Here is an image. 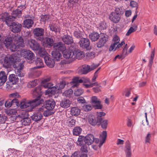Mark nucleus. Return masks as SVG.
I'll list each match as a JSON object with an SVG mask.
<instances>
[{
  "label": "nucleus",
  "instance_id": "nucleus-1",
  "mask_svg": "<svg viewBox=\"0 0 157 157\" xmlns=\"http://www.w3.org/2000/svg\"><path fill=\"white\" fill-rule=\"evenodd\" d=\"M33 97L35 98L32 101H26L24 100L20 103V106L21 109H25L30 106L33 109L35 107L43 103V99H40L42 95L41 86H38L33 90L32 92Z\"/></svg>",
  "mask_w": 157,
  "mask_h": 157
},
{
  "label": "nucleus",
  "instance_id": "nucleus-2",
  "mask_svg": "<svg viewBox=\"0 0 157 157\" xmlns=\"http://www.w3.org/2000/svg\"><path fill=\"white\" fill-rule=\"evenodd\" d=\"M54 48L56 50L63 51V56L66 59L72 58L74 55L73 52L65 51L66 47L64 44L61 42L55 44L54 45Z\"/></svg>",
  "mask_w": 157,
  "mask_h": 157
},
{
  "label": "nucleus",
  "instance_id": "nucleus-3",
  "mask_svg": "<svg viewBox=\"0 0 157 157\" xmlns=\"http://www.w3.org/2000/svg\"><path fill=\"white\" fill-rule=\"evenodd\" d=\"M13 44L11 48V50L12 52L17 51L21 47L25 46V44L22 37L18 35L15 36L13 37Z\"/></svg>",
  "mask_w": 157,
  "mask_h": 157
},
{
  "label": "nucleus",
  "instance_id": "nucleus-4",
  "mask_svg": "<svg viewBox=\"0 0 157 157\" xmlns=\"http://www.w3.org/2000/svg\"><path fill=\"white\" fill-rule=\"evenodd\" d=\"M25 62L22 59L12 60V65L15 69H17V71H15L16 74L19 76H23L21 74V71L23 69Z\"/></svg>",
  "mask_w": 157,
  "mask_h": 157
},
{
  "label": "nucleus",
  "instance_id": "nucleus-5",
  "mask_svg": "<svg viewBox=\"0 0 157 157\" xmlns=\"http://www.w3.org/2000/svg\"><path fill=\"white\" fill-rule=\"evenodd\" d=\"M35 37L38 40L42 41L43 39V35L44 33V29L40 28L34 29L33 31Z\"/></svg>",
  "mask_w": 157,
  "mask_h": 157
},
{
  "label": "nucleus",
  "instance_id": "nucleus-6",
  "mask_svg": "<svg viewBox=\"0 0 157 157\" xmlns=\"http://www.w3.org/2000/svg\"><path fill=\"white\" fill-rule=\"evenodd\" d=\"M8 25L11 27V31L13 33H18L21 30L22 25L17 22H13Z\"/></svg>",
  "mask_w": 157,
  "mask_h": 157
},
{
  "label": "nucleus",
  "instance_id": "nucleus-7",
  "mask_svg": "<svg viewBox=\"0 0 157 157\" xmlns=\"http://www.w3.org/2000/svg\"><path fill=\"white\" fill-rule=\"evenodd\" d=\"M21 56L25 59H34V54L30 50L26 49L22 50L21 53Z\"/></svg>",
  "mask_w": 157,
  "mask_h": 157
},
{
  "label": "nucleus",
  "instance_id": "nucleus-8",
  "mask_svg": "<svg viewBox=\"0 0 157 157\" xmlns=\"http://www.w3.org/2000/svg\"><path fill=\"white\" fill-rule=\"evenodd\" d=\"M80 46L83 48H86L87 50H90V41L89 39L85 38H82L79 42Z\"/></svg>",
  "mask_w": 157,
  "mask_h": 157
},
{
  "label": "nucleus",
  "instance_id": "nucleus-9",
  "mask_svg": "<svg viewBox=\"0 0 157 157\" xmlns=\"http://www.w3.org/2000/svg\"><path fill=\"white\" fill-rule=\"evenodd\" d=\"M100 117H95L94 115H89L88 120L89 123L92 126H94L97 124H100L101 121H100Z\"/></svg>",
  "mask_w": 157,
  "mask_h": 157
},
{
  "label": "nucleus",
  "instance_id": "nucleus-10",
  "mask_svg": "<svg viewBox=\"0 0 157 157\" xmlns=\"http://www.w3.org/2000/svg\"><path fill=\"white\" fill-rule=\"evenodd\" d=\"M27 42V44L33 50L37 51L39 49L40 45L35 40L30 39Z\"/></svg>",
  "mask_w": 157,
  "mask_h": 157
},
{
  "label": "nucleus",
  "instance_id": "nucleus-11",
  "mask_svg": "<svg viewBox=\"0 0 157 157\" xmlns=\"http://www.w3.org/2000/svg\"><path fill=\"white\" fill-rule=\"evenodd\" d=\"M13 17L10 16L7 13H2L0 15V19L3 21H5L7 25L10 23L11 21L13 20Z\"/></svg>",
  "mask_w": 157,
  "mask_h": 157
},
{
  "label": "nucleus",
  "instance_id": "nucleus-12",
  "mask_svg": "<svg viewBox=\"0 0 157 157\" xmlns=\"http://www.w3.org/2000/svg\"><path fill=\"white\" fill-rule=\"evenodd\" d=\"M36 67H34L30 69L28 74L29 77L30 78H35L40 76L41 72L40 71L37 70Z\"/></svg>",
  "mask_w": 157,
  "mask_h": 157
},
{
  "label": "nucleus",
  "instance_id": "nucleus-13",
  "mask_svg": "<svg viewBox=\"0 0 157 157\" xmlns=\"http://www.w3.org/2000/svg\"><path fill=\"white\" fill-rule=\"evenodd\" d=\"M108 40V36L106 35L102 34L101 35V37L98 42L97 43V47L100 48L103 47Z\"/></svg>",
  "mask_w": 157,
  "mask_h": 157
},
{
  "label": "nucleus",
  "instance_id": "nucleus-14",
  "mask_svg": "<svg viewBox=\"0 0 157 157\" xmlns=\"http://www.w3.org/2000/svg\"><path fill=\"white\" fill-rule=\"evenodd\" d=\"M108 40V36L106 35L102 34L101 35V37L98 42L97 43V47L100 48L103 47Z\"/></svg>",
  "mask_w": 157,
  "mask_h": 157
},
{
  "label": "nucleus",
  "instance_id": "nucleus-15",
  "mask_svg": "<svg viewBox=\"0 0 157 157\" xmlns=\"http://www.w3.org/2000/svg\"><path fill=\"white\" fill-rule=\"evenodd\" d=\"M90 71V66L88 65H83L78 70V73L80 75L86 74Z\"/></svg>",
  "mask_w": 157,
  "mask_h": 157
},
{
  "label": "nucleus",
  "instance_id": "nucleus-16",
  "mask_svg": "<svg viewBox=\"0 0 157 157\" xmlns=\"http://www.w3.org/2000/svg\"><path fill=\"white\" fill-rule=\"evenodd\" d=\"M109 18L113 22L115 23H117L120 20V14H117V13H116L112 12L110 14Z\"/></svg>",
  "mask_w": 157,
  "mask_h": 157
},
{
  "label": "nucleus",
  "instance_id": "nucleus-17",
  "mask_svg": "<svg viewBox=\"0 0 157 157\" xmlns=\"http://www.w3.org/2000/svg\"><path fill=\"white\" fill-rule=\"evenodd\" d=\"M91 101L92 104L95 105V109H101L102 106L100 104L101 102L96 96H93L91 98Z\"/></svg>",
  "mask_w": 157,
  "mask_h": 157
},
{
  "label": "nucleus",
  "instance_id": "nucleus-18",
  "mask_svg": "<svg viewBox=\"0 0 157 157\" xmlns=\"http://www.w3.org/2000/svg\"><path fill=\"white\" fill-rule=\"evenodd\" d=\"M55 105V102L53 100H49L46 101L45 107L46 109L52 110L54 108Z\"/></svg>",
  "mask_w": 157,
  "mask_h": 157
},
{
  "label": "nucleus",
  "instance_id": "nucleus-19",
  "mask_svg": "<svg viewBox=\"0 0 157 157\" xmlns=\"http://www.w3.org/2000/svg\"><path fill=\"white\" fill-rule=\"evenodd\" d=\"M85 144L88 145H91L94 142V137L92 134H88L85 137Z\"/></svg>",
  "mask_w": 157,
  "mask_h": 157
},
{
  "label": "nucleus",
  "instance_id": "nucleus-20",
  "mask_svg": "<svg viewBox=\"0 0 157 157\" xmlns=\"http://www.w3.org/2000/svg\"><path fill=\"white\" fill-rule=\"evenodd\" d=\"M17 59H0L2 64L4 67L6 68L10 67L12 65V60H16Z\"/></svg>",
  "mask_w": 157,
  "mask_h": 157
},
{
  "label": "nucleus",
  "instance_id": "nucleus-21",
  "mask_svg": "<svg viewBox=\"0 0 157 157\" xmlns=\"http://www.w3.org/2000/svg\"><path fill=\"white\" fill-rule=\"evenodd\" d=\"M13 39L11 37H8L5 40L4 43L6 47L9 48L11 50V48L12 47L13 44Z\"/></svg>",
  "mask_w": 157,
  "mask_h": 157
},
{
  "label": "nucleus",
  "instance_id": "nucleus-22",
  "mask_svg": "<svg viewBox=\"0 0 157 157\" xmlns=\"http://www.w3.org/2000/svg\"><path fill=\"white\" fill-rule=\"evenodd\" d=\"M53 41L49 38H46L44 39L43 44L44 47H49L52 46Z\"/></svg>",
  "mask_w": 157,
  "mask_h": 157
},
{
  "label": "nucleus",
  "instance_id": "nucleus-23",
  "mask_svg": "<svg viewBox=\"0 0 157 157\" xmlns=\"http://www.w3.org/2000/svg\"><path fill=\"white\" fill-rule=\"evenodd\" d=\"M62 41L66 44H71L73 42L72 37L70 36L64 35L62 38Z\"/></svg>",
  "mask_w": 157,
  "mask_h": 157
},
{
  "label": "nucleus",
  "instance_id": "nucleus-24",
  "mask_svg": "<svg viewBox=\"0 0 157 157\" xmlns=\"http://www.w3.org/2000/svg\"><path fill=\"white\" fill-rule=\"evenodd\" d=\"M113 40L114 43L113 44H112L109 47V49L110 51H112L113 50H114V48L115 47V46H116L117 44L119 43V42L120 41L119 37L117 36H114L113 38Z\"/></svg>",
  "mask_w": 157,
  "mask_h": 157
},
{
  "label": "nucleus",
  "instance_id": "nucleus-25",
  "mask_svg": "<svg viewBox=\"0 0 157 157\" xmlns=\"http://www.w3.org/2000/svg\"><path fill=\"white\" fill-rule=\"evenodd\" d=\"M75 55L73 56H74V57L73 58H76L78 59H80L81 58H83L85 57L84 53L83 51H81L80 50H77L76 51L75 53Z\"/></svg>",
  "mask_w": 157,
  "mask_h": 157
},
{
  "label": "nucleus",
  "instance_id": "nucleus-26",
  "mask_svg": "<svg viewBox=\"0 0 157 157\" xmlns=\"http://www.w3.org/2000/svg\"><path fill=\"white\" fill-rule=\"evenodd\" d=\"M83 82V80L82 79H79V78L77 77H74L72 80V87H74L78 86L79 83H82Z\"/></svg>",
  "mask_w": 157,
  "mask_h": 157
},
{
  "label": "nucleus",
  "instance_id": "nucleus-27",
  "mask_svg": "<svg viewBox=\"0 0 157 157\" xmlns=\"http://www.w3.org/2000/svg\"><path fill=\"white\" fill-rule=\"evenodd\" d=\"M7 77L4 71L0 72V84L3 85L6 81Z\"/></svg>",
  "mask_w": 157,
  "mask_h": 157
},
{
  "label": "nucleus",
  "instance_id": "nucleus-28",
  "mask_svg": "<svg viewBox=\"0 0 157 157\" xmlns=\"http://www.w3.org/2000/svg\"><path fill=\"white\" fill-rule=\"evenodd\" d=\"M33 23V21L32 20L30 19H26L24 21V27L27 28H30L32 26Z\"/></svg>",
  "mask_w": 157,
  "mask_h": 157
},
{
  "label": "nucleus",
  "instance_id": "nucleus-29",
  "mask_svg": "<svg viewBox=\"0 0 157 157\" xmlns=\"http://www.w3.org/2000/svg\"><path fill=\"white\" fill-rule=\"evenodd\" d=\"M43 117L42 114L41 113L37 112V113L34 114L31 116L32 119L35 121H40Z\"/></svg>",
  "mask_w": 157,
  "mask_h": 157
},
{
  "label": "nucleus",
  "instance_id": "nucleus-30",
  "mask_svg": "<svg viewBox=\"0 0 157 157\" xmlns=\"http://www.w3.org/2000/svg\"><path fill=\"white\" fill-rule=\"evenodd\" d=\"M71 113L72 115L77 116L80 113V110L77 107H73L71 110Z\"/></svg>",
  "mask_w": 157,
  "mask_h": 157
},
{
  "label": "nucleus",
  "instance_id": "nucleus-31",
  "mask_svg": "<svg viewBox=\"0 0 157 157\" xmlns=\"http://www.w3.org/2000/svg\"><path fill=\"white\" fill-rule=\"evenodd\" d=\"M9 81L13 84H15L18 81V78L17 75L14 74H11L9 75Z\"/></svg>",
  "mask_w": 157,
  "mask_h": 157
},
{
  "label": "nucleus",
  "instance_id": "nucleus-32",
  "mask_svg": "<svg viewBox=\"0 0 157 157\" xmlns=\"http://www.w3.org/2000/svg\"><path fill=\"white\" fill-rule=\"evenodd\" d=\"M70 104V101L68 99H64L62 100L60 105L61 107L66 108L69 107Z\"/></svg>",
  "mask_w": 157,
  "mask_h": 157
},
{
  "label": "nucleus",
  "instance_id": "nucleus-33",
  "mask_svg": "<svg viewBox=\"0 0 157 157\" xmlns=\"http://www.w3.org/2000/svg\"><path fill=\"white\" fill-rule=\"evenodd\" d=\"M90 40L93 41H95L97 40L100 37L99 34L97 33H93L89 35Z\"/></svg>",
  "mask_w": 157,
  "mask_h": 157
},
{
  "label": "nucleus",
  "instance_id": "nucleus-34",
  "mask_svg": "<svg viewBox=\"0 0 157 157\" xmlns=\"http://www.w3.org/2000/svg\"><path fill=\"white\" fill-rule=\"evenodd\" d=\"M85 137L82 136H79L77 142V144L79 146H82V144H85Z\"/></svg>",
  "mask_w": 157,
  "mask_h": 157
},
{
  "label": "nucleus",
  "instance_id": "nucleus-35",
  "mask_svg": "<svg viewBox=\"0 0 157 157\" xmlns=\"http://www.w3.org/2000/svg\"><path fill=\"white\" fill-rule=\"evenodd\" d=\"M21 11L19 9H17L13 12L11 16L13 17V20L17 17L19 18L21 15Z\"/></svg>",
  "mask_w": 157,
  "mask_h": 157
},
{
  "label": "nucleus",
  "instance_id": "nucleus-36",
  "mask_svg": "<svg viewBox=\"0 0 157 157\" xmlns=\"http://www.w3.org/2000/svg\"><path fill=\"white\" fill-rule=\"evenodd\" d=\"M82 131V129L78 126L75 127L73 130V134L74 135L78 136Z\"/></svg>",
  "mask_w": 157,
  "mask_h": 157
},
{
  "label": "nucleus",
  "instance_id": "nucleus-37",
  "mask_svg": "<svg viewBox=\"0 0 157 157\" xmlns=\"http://www.w3.org/2000/svg\"><path fill=\"white\" fill-rule=\"evenodd\" d=\"M35 63L37 68H40L44 67V64L42 59H36Z\"/></svg>",
  "mask_w": 157,
  "mask_h": 157
},
{
  "label": "nucleus",
  "instance_id": "nucleus-38",
  "mask_svg": "<svg viewBox=\"0 0 157 157\" xmlns=\"http://www.w3.org/2000/svg\"><path fill=\"white\" fill-rule=\"evenodd\" d=\"M54 59H44L45 62L49 67H53L55 64Z\"/></svg>",
  "mask_w": 157,
  "mask_h": 157
},
{
  "label": "nucleus",
  "instance_id": "nucleus-39",
  "mask_svg": "<svg viewBox=\"0 0 157 157\" xmlns=\"http://www.w3.org/2000/svg\"><path fill=\"white\" fill-rule=\"evenodd\" d=\"M52 57L55 59H59L61 58L62 55L58 51H53L51 53Z\"/></svg>",
  "mask_w": 157,
  "mask_h": 157
},
{
  "label": "nucleus",
  "instance_id": "nucleus-40",
  "mask_svg": "<svg viewBox=\"0 0 157 157\" xmlns=\"http://www.w3.org/2000/svg\"><path fill=\"white\" fill-rule=\"evenodd\" d=\"M57 86V90H60L63 89L66 85V82L65 81H62L59 83L56 84Z\"/></svg>",
  "mask_w": 157,
  "mask_h": 157
},
{
  "label": "nucleus",
  "instance_id": "nucleus-41",
  "mask_svg": "<svg viewBox=\"0 0 157 157\" xmlns=\"http://www.w3.org/2000/svg\"><path fill=\"white\" fill-rule=\"evenodd\" d=\"M38 80L37 79L34 80L30 81L27 84V87L29 88L33 87L36 86L38 84Z\"/></svg>",
  "mask_w": 157,
  "mask_h": 157
},
{
  "label": "nucleus",
  "instance_id": "nucleus-42",
  "mask_svg": "<svg viewBox=\"0 0 157 157\" xmlns=\"http://www.w3.org/2000/svg\"><path fill=\"white\" fill-rule=\"evenodd\" d=\"M124 151L125 153L132 152L131 144L128 141H127L125 143Z\"/></svg>",
  "mask_w": 157,
  "mask_h": 157
},
{
  "label": "nucleus",
  "instance_id": "nucleus-43",
  "mask_svg": "<svg viewBox=\"0 0 157 157\" xmlns=\"http://www.w3.org/2000/svg\"><path fill=\"white\" fill-rule=\"evenodd\" d=\"M49 27L50 30L52 31L56 32L59 31V28L56 24H50L49 25Z\"/></svg>",
  "mask_w": 157,
  "mask_h": 157
},
{
  "label": "nucleus",
  "instance_id": "nucleus-44",
  "mask_svg": "<svg viewBox=\"0 0 157 157\" xmlns=\"http://www.w3.org/2000/svg\"><path fill=\"white\" fill-rule=\"evenodd\" d=\"M56 90H57V85H56V86H52L49 89H48V90H47L46 91V94H54Z\"/></svg>",
  "mask_w": 157,
  "mask_h": 157
},
{
  "label": "nucleus",
  "instance_id": "nucleus-45",
  "mask_svg": "<svg viewBox=\"0 0 157 157\" xmlns=\"http://www.w3.org/2000/svg\"><path fill=\"white\" fill-rule=\"evenodd\" d=\"M92 109V107L90 104H86L82 106V109L86 111H90Z\"/></svg>",
  "mask_w": 157,
  "mask_h": 157
},
{
  "label": "nucleus",
  "instance_id": "nucleus-46",
  "mask_svg": "<svg viewBox=\"0 0 157 157\" xmlns=\"http://www.w3.org/2000/svg\"><path fill=\"white\" fill-rule=\"evenodd\" d=\"M83 93V90L81 88H79L75 90L74 93V94L76 96L81 95Z\"/></svg>",
  "mask_w": 157,
  "mask_h": 157
},
{
  "label": "nucleus",
  "instance_id": "nucleus-47",
  "mask_svg": "<svg viewBox=\"0 0 157 157\" xmlns=\"http://www.w3.org/2000/svg\"><path fill=\"white\" fill-rule=\"evenodd\" d=\"M73 90L71 89H69L66 90L64 94L66 96L68 97H70L73 94Z\"/></svg>",
  "mask_w": 157,
  "mask_h": 157
},
{
  "label": "nucleus",
  "instance_id": "nucleus-48",
  "mask_svg": "<svg viewBox=\"0 0 157 157\" xmlns=\"http://www.w3.org/2000/svg\"><path fill=\"white\" fill-rule=\"evenodd\" d=\"M50 109H46L43 112V115L44 116L47 117L53 114L54 113L51 111Z\"/></svg>",
  "mask_w": 157,
  "mask_h": 157
},
{
  "label": "nucleus",
  "instance_id": "nucleus-49",
  "mask_svg": "<svg viewBox=\"0 0 157 157\" xmlns=\"http://www.w3.org/2000/svg\"><path fill=\"white\" fill-rule=\"evenodd\" d=\"M75 59H63L60 63V64H68L73 62Z\"/></svg>",
  "mask_w": 157,
  "mask_h": 157
},
{
  "label": "nucleus",
  "instance_id": "nucleus-50",
  "mask_svg": "<svg viewBox=\"0 0 157 157\" xmlns=\"http://www.w3.org/2000/svg\"><path fill=\"white\" fill-rule=\"evenodd\" d=\"M137 28V26H135L134 28L132 27H130L129 29L128 30L127 32L126 33V36H129L132 33L136 31Z\"/></svg>",
  "mask_w": 157,
  "mask_h": 157
},
{
  "label": "nucleus",
  "instance_id": "nucleus-51",
  "mask_svg": "<svg viewBox=\"0 0 157 157\" xmlns=\"http://www.w3.org/2000/svg\"><path fill=\"white\" fill-rule=\"evenodd\" d=\"M86 144H84L82 145L80 150L82 152H88V146Z\"/></svg>",
  "mask_w": 157,
  "mask_h": 157
},
{
  "label": "nucleus",
  "instance_id": "nucleus-52",
  "mask_svg": "<svg viewBox=\"0 0 157 157\" xmlns=\"http://www.w3.org/2000/svg\"><path fill=\"white\" fill-rule=\"evenodd\" d=\"M108 121L107 120H105L101 122V127L103 129H106L107 128L108 124Z\"/></svg>",
  "mask_w": 157,
  "mask_h": 157
},
{
  "label": "nucleus",
  "instance_id": "nucleus-53",
  "mask_svg": "<svg viewBox=\"0 0 157 157\" xmlns=\"http://www.w3.org/2000/svg\"><path fill=\"white\" fill-rule=\"evenodd\" d=\"M18 53L15 52L13 54L10 55H8L7 56L6 58L7 59H17V56L18 55Z\"/></svg>",
  "mask_w": 157,
  "mask_h": 157
},
{
  "label": "nucleus",
  "instance_id": "nucleus-54",
  "mask_svg": "<svg viewBox=\"0 0 157 157\" xmlns=\"http://www.w3.org/2000/svg\"><path fill=\"white\" fill-rule=\"evenodd\" d=\"M67 123L69 126L72 127L75 125V121L73 119H70L69 121H68Z\"/></svg>",
  "mask_w": 157,
  "mask_h": 157
},
{
  "label": "nucleus",
  "instance_id": "nucleus-55",
  "mask_svg": "<svg viewBox=\"0 0 157 157\" xmlns=\"http://www.w3.org/2000/svg\"><path fill=\"white\" fill-rule=\"evenodd\" d=\"M42 86L45 88H48L49 89L52 86L53 84L51 82H48L42 84Z\"/></svg>",
  "mask_w": 157,
  "mask_h": 157
},
{
  "label": "nucleus",
  "instance_id": "nucleus-56",
  "mask_svg": "<svg viewBox=\"0 0 157 157\" xmlns=\"http://www.w3.org/2000/svg\"><path fill=\"white\" fill-rule=\"evenodd\" d=\"M50 16L49 15H42L41 16V20L42 21L45 22L48 21Z\"/></svg>",
  "mask_w": 157,
  "mask_h": 157
},
{
  "label": "nucleus",
  "instance_id": "nucleus-57",
  "mask_svg": "<svg viewBox=\"0 0 157 157\" xmlns=\"http://www.w3.org/2000/svg\"><path fill=\"white\" fill-rule=\"evenodd\" d=\"M97 117H100L101 118L100 121L101 122L102 120V118L101 117L102 116H104L105 115V113L104 112H97Z\"/></svg>",
  "mask_w": 157,
  "mask_h": 157
},
{
  "label": "nucleus",
  "instance_id": "nucleus-58",
  "mask_svg": "<svg viewBox=\"0 0 157 157\" xmlns=\"http://www.w3.org/2000/svg\"><path fill=\"white\" fill-rule=\"evenodd\" d=\"M95 53L94 52H90L86 53L87 58H93L94 57Z\"/></svg>",
  "mask_w": 157,
  "mask_h": 157
},
{
  "label": "nucleus",
  "instance_id": "nucleus-59",
  "mask_svg": "<svg viewBox=\"0 0 157 157\" xmlns=\"http://www.w3.org/2000/svg\"><path fill=\"white\" fill-rule=\"evenodd\" d=\"M100 69L101 67H99L94 73V76L92 78V82H94L95 81L96 78L98 76V71Z\"/></svg>",
  "mask_w": 157,
  "mask_h": 157
},
{
  "label": "nucleus",
  "instance_id": "nucleus-60",
  "mask_svg": "<svg viewBox=\"0 0 157 157\" xmlns=\"http://www.w3.org/2000/svg\"><path fill=\"white\" fill-rule=\"evenodd\" d=\"M101 140H105L107 136V132L106 131H103L100 135Z\"/></svg>",
  "mask_w": 157,
  "mask_h": 157
},
{
  "label": "nucleus",
  "instance_id": "nucleus-61",
  "mask_svg": "<svg viewBox=\"0 0 157 157\" xmlns=\"http://www.w3.org/2000/svg\"><path fill=\"white\" fill-rule=\"evenodd\" d=\"M6 117L3 115L0 114V123H4L6 120Z\"/></svg>",
  "mask_w": 157,
  "mask_h": 157
},
{
  "label": "nucleus",
  "instance_id": "nucleus-62",
  "mask_svg": "<svg viewBox=\"0 0 157 157\" xmlns=\"http://www.w3.org/2000/svg\"><path fill=\"white\" fill-rule=\"evenodd\" d=\"M21 122L23 125H28L29 124V119L27 118H24L21 121Z\"/></svg>",
  "mask_w": 157,
  "mask_h": 157
},
{
  "label": "nucleus",
  "instance_id": "nucleus-63",
  "mask_svg": "<svg viewBox=\"0 0 157 157\" xmlns=\"http://www.w3.org/2000/svg\"><path fill=\"white\" fill-rule=\"evenodd\" d=\"M46 109L45 106H42L37 108V111L38 112L41 113L44 112L45 109Z\"/></svg>",
  "mask_w": 157,
  "mask_h": 157
},
{
  "label": "nucleus",
  "instance_id": "nucleus-64",
  "mask_svg": "<svg viewBox=\"0 0 157 157\" xmlns=\"http://www.w3.org/2000/svg\"><path fill=\"white\" fill-rule=\"evenodd\" d=\"M12 105V103L11 102V100H8L6 101L5 103V106L6 108H9Z\"/></svg>",
  "mask_w": 157,
  "mask_h": 157
}]
</instances>
